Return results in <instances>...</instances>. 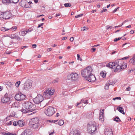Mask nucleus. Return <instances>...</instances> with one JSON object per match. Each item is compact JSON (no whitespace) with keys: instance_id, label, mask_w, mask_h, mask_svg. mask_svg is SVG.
<instances>
[{"instance_id":"412c9836","label":"nucleus","mask_w":135,"mask_h":135,"mask_svg":"<svg viewBox=\"0 0 135 135\" xmlns=\"http://www.w3.org/2000/svg\"><path fill=\"white\" fill-rule=\"evenodd\" d=\"M129 62L130 63L133 65L135 64V54L133 55V57L130 60Z\"/></svg>"},{"instance_id":"aec40b11","label":"nucleus","mask_w":135,"mask_h":135,"mask_svg":"<svg viewBox=\"0 0 135 135\" xmlns=\"http://www.w3.org/2000/svg\"><path fill=\"white\" fill-rule=\"evenodd\" d=\"M116 83V81H114V82L112 83L111 82L109 84H106L104 86V89L106 90H107L109 89V86L111 85H114L115 83Z\"/></svg>"},{"instance_id":"9d476101","label":"nucleus","mask_w":135,"mask_h":135,"mask_svg":"<svg viewBox=\"0 0 135 135\" xmlns=\"http://www.w3.org/2000/svg\"><path fill=\"white\" fill-rule=\"evenodd\" d=\"M43 100V97L41 95H38L33 100V102L35 103L38 104V107H40L41 105L39 103L41 102Z\"/></svg>"},{"instance_id":"ea45409f","label":"nucleus","mask_w":135,"mask_h":135,"mask_svg":"<svg viewBox=\"0 0 135 135\" xmlns=\"http://www.w3.org/2000/svg\"><path fill=\"white\" fill-rule=\"evenodd\" d=\"M77 59L78 60H80V61H81L82 59L80 57V55L79 54H77Z\"/></svg>"},{"instance_id":"c03bdc74","label":"nucleus","mask_w":135,"mask_h":135,"mask_svg":"<svg viewBox=\"0 0 135 135\" xmlns=\"http://www.w3.org/2000/svg\"><path fill=\"white\" fill-rule=\"evenodd\" d=\"M113 99L114 100H115L116 99L120 100L121 99V98L120 97H118L113 98Z\"/></svg>"},{"instance_id":"4d7b16f0","label":"nucleus","mask_w":135,"mask_h":135,"mask_svg":"<svg viewBox=\"0 0 135 135\" xmlns=\"http://www.w3.org/2000/svg\"><path fill=\"white\" fill-rule=\"evenodd\" d=\"M128 57L127 56V57H124L122 58V59H121L122 60V59L126 60V59H128Z\"/></svg>"},{"instance_id":"72a5a7b5","label":"nucleus","mask_w":135,"mask_h":135,"mask_svg":"<svg viewBox=\"0 0 135 135\" xmlns=\"http://www.w3.org/2000/svg\"><path fill=\"white\" fill-rule=\"evenodd\" d=\"M104 109H103L102 110H100V113H99V115L103 116H104Z\"/></svg>"},{"instance_id":"09e8293b","label":"nucleus","mask_w":135,"mask_h":135,"mask_svg":"<svg viewBox=\"0 0 135 135\" xmlns=\"http://www.w3.org/2000/svg\"><path fill=\"white\" fill-rule=\"evenodd\" d=\"M32 31V29L31 28H30V29H28V30H26V31H27V33L28 32H31Z\"/></svg>"},{"instance_id":"473e14b6","label":"nucleus","mask_w":135,"mask_h":135,"mask_svg":"<svg viewBox=\"0 0 135 135\" xmlns=\"http://www.w3.org/2000/svg\"><path fill=\"white\" fill-rule=\"evenodd\" d=\"M65 7H70L71 6V4L70 3H66L64 4Z\"/></svg>"},{"instance_id":"6e6552de","label":"nucleus","mask_w":135,"mask_h":135,"mask_svg":"<svg viewBox=\"0 0 135 135\" xmlns=\"http://www.w3.org/2000/svg\"><path fill=\"white\" fill-rule=\"evenodd\" d=\"M12 16V14L9 11L5 12H0V18L7 20L10 18Z\"/></svg>"},{"instance_id":"4c0bfd02","label":"nucleus","mask_w":135,"mask_h":135,"mask_svg":"<svg viewBox=\"0 0 135 135\" xmlns=\"http://www.w3.org/2000/svg\"><path fill=\"white\" fill-rule=\"evenodd\" d=\"M20 81H18L15 84V85L16 87H18L20 83Z\"/></svg>"},{"instance_id":"9b49d317","label":"nucleus","mask_w":135,"mask_h":135,"mask_svg":"<svg viewBox=\"0 0 135 135\" xmlns=\"http://www.w3.org/2000/svg\"><path fill=\"white\" fill-rule=\"evenodd\" d=\"M32 83L30 80L27 81L24 83L23 89V90H27L30 89L32 87Z\"/></svg>"},{"instance_id":"37998d69","label":"nucleus","mask_w":135,"mask_h":135,"mask_svg":"<svg viewBox=\"0 0 135 135\" xmlns=\"http://www.w3.org/2000/svg\"><path fill=\"white\" fill-rule=\"evenodd\" d=\"M59 79L58 78H56L55 80L53 81V83H57L59 81Z\"/></svg>"},{"instance_id":"49530a36","label":"nucleus","mask_w":135,"mask_h":135,"mask_svg":"<svg viewBox=\"0 0 135 135\" xmlns=\"http://www.w3.org/2000/svg\"><path fill=\"white\" fill-rule=\"evenodd\" d=\"M13 125L14 126H16L17 125V121H14L13 122H12Z\"/></svg>"},{"instance_id":"338daca9","label":"nucleus","mask_w":135,"mask_h":135,"mask_svg":"<svg viewBox=\"0 0 135 135\" xmlns=\"http://www.w3.org/2000/svg\"><path fill=\"white\" fill-rule=\"evenodd\" d=\"M128 20H125L124 22H123L122 23V25H123V24H124L126 22H127L128 21Z\"/></svg>"},{"instance_id":"b1692460","label":"nucleus","mask_w":135,"mask_h":135,"mask_svg":"<svg viewBox=\"0 0 135 135\" xmlns=\"http://www.w3.org/2000/svg\"><path fill=\"white\" fill-rule=\"evenodd\" d=\"M32 3V2L31 1H29V2H28L27 1V2L24 7L26 8H30L31 7V4Z\"/></svg>"},{"instance_id":"774afa93","label":"nucleus","mask_w":135,"mask_h":135,"mask_svg":"<svg viewBox=\"0 0 135 135\" xmlns=\"http://www.w3.org/2000/svg\"><path fill=\"white\" fill-rule=\"evenodd\" d=\"M72 107V106L71 105H69L68 107V108L69 109H71Z\"/></svg>"},{"instance_id":"052dcab7","label":"nucleus","mask_w":135,"mask_h":135,"mask_svg":"<svg viewBox=\"0 0 135 135\" xmlns=\"http://www.w3.org/2000/svg\"><path fill=\"white\" fill-rule=\"evenodd\" d=\"M91 50L93 51V52H94L96 50V49L95 48H91Z\"/></svg>"},{"instance_id":"69168bd1","label":"nucleus","mask_w":135,"mask_h":135,"mask_svg":"<svg viewBox=\"0 0 135 135\" xmlns=\"http://www.w3.org/2000/svg\"><path fill=\"white\" fill-rule=\"evenodd\" d=\"M134 31H133V30H131V31H130V33L131 34H133L134 33Z\"/></svg>"},{"instance_id":"c9c22d12","label":"nucleus","mask_w":135,"mask_h":135,"mask_svg":"<svg viewBox=\"0 0 135 135\" xmlns=\"http://www.w3.org/2000/svg\"><path fill=\"white\" fill-rule=\"evenodd\" d=\"M18 1L19 0H10L11 3H17Z\"/></svg>"},{"instance_id":"5fc2aeb1","label":"nucleus","mask_w":135,"mask_h":135,"mask_svg":"<svg viewBox=\"0 0 135 135\" xmlns=\"http://www.w3.org/2000/svg\"><path fill=\"white\" fill-rule=\"evenodd\" d=\"M4 135H16V134H14L11 133H6Z\"/></svg>"},{"instance_id":"393cba45","label":"nucleus","mask_w":135,"mask_h":135,"mask_svg":"<svg viewBox=\"0 0 135 135\" xmlns=\"http://www.w3.org/2000/svg\"><path fill=\"white\" fill-rule=\"evenodd\" d=\"M117 109L122 113L124 114H125V113L124 112V109L123 108L121 107H119L118 108H117Z\"/></svg>"},{"instance_id":"f257e3e1","label":"nucleus","mask_w":135,"mask_h":135,"mask_svg":"<svg viewBox=\"0 0 135 135\" xmlns=\"http://www.w3.org/2000/svg\"><path fill=\"white\" fill-rule=\"evenodd\" d=\"M107 66L110 68H115V72H119L121 70L126 68L127 65L124 64L121 59H119L115 61L114 62L109 63Z\"/></svg>"},{"instance_id":"680f3d73","label":"nucleus","mask_w":135,"mask_h":135,"mask_svg":"<svg viewBox=\"0 0 135 135\" xmlns=\"http://www.w3.org/2000/svg\"><path fill=\"white\" fill-rule=\"evenodd\" d=\"M67 37H63L62 38V40H66L67 38Z\"/></svg>"},{"instance_id":"39448f33","label":"nucleus","mask_w":135,"mask_h":135,"mask_svg":"<svg viewBox=\"0 0 135 135\" xmlns=\"http://www.w3.org/2000/svg\"><path fill=\"white\" fill-rule=\"evenodd\" d=\"M79 76L78 74L75 72H72L69 74L67 78L68 80L73 81H76L78 79Z\"/></svg>"},{"instance_id":"e433bc0d","label":"nucleus","mask_w":135,"mask_h":135,"mask_svg":"<svg viewBox=\"0 0 135 135\" xmlns=\"http://www.w3.org/2000/svg\"><path fill=\"white\" fill-rule=\"evenodd\" d=\"M107 11V10L106 8V7H104L103 8V10L100 11V12L102 13Z\"/></svg>"},{"instance_id":"e2e57ef3","label":"nucleus","mask_w":135,"mask_h":135,"mask_svg":"<svg viewBox=\"0 0 135 135\" xmlns=\"http://www.w3.org/2000/svg\"><path fill=\"white\" fill-rule=\"evenodd\" d=\"M36 46H37V45L36 44H33L32 45V47L33 48L36 47Z\"/></svg>"},{"instance_id":"4be33fe9","label":"nucleus","mask_w":135,"mask_h":135,"mask_svg":"<svg viewBox=\"0 0 135 135\" xmlns=\"http://www.w3.org/2000/svg\"><path fill=\"white\" fill-rule=\"evenodd\" d=\"M17 125L20 127H22L25 125L23 121L20 120L17 121Z\"/></svg>"},{"instance_id":"603ef678","label":"nucleus","mask_w":135,"mask_h":135,"mask_svg":"<svg viewBox=\"0 0 135 135\" xmlns=\"http://www.w3.org/2000/svg\"><path fill=\"white\" fill-rule=\"evenodd\" d=\"M57 120H49V121L50 122H52L53 123H55L56 122H57Z\"/></svg>"},{"instance_id":"cd10ccee","label":"nucleus","mask_w":135,"mask_h":135,"mask_svg":"<svg viewBox=\"0 0 135 135\" xmlns=\"http://www.w3.org/2000/svg\"><path fill=\"white\" fill-rule=\"evenodd\" d=\"M10 116L11 117H16L17 115L15 112H13L11 113L10 115Z\"/></svg>"},{"instance_id":"4468645a","label":"nucleus","mask_w":135,"mask_h":135,"mask_svg":"<svg viewBox=\"0 0 135 135\" xmlns=\"http://www.w3.org/2000/svg\"><path fill=\"white\" fill-rule=\"evenodd\" d=\"M9 37L12 39H16L18 40H20L21 39L16 33L9 34Z\"/></svg>"},{"instance_id":"20e7f679","label":"nucleus","mask_w":135,"mask_h":135,"mask_svg":"<svg viewBox=\"0 0 135 135\" xmlns=\"http://www.w3.org/2000/svg\"><path fill=\"white\" fill-rule=\"evenodd\" d=\"M93 69L91 66H88L83 70L81 71V75L83 77L86 78L92 73Z\"/></svg>"},{"instance_id":"de8ad7c7","label":"nucleus","mask_w":135,"mask_h":135,"mask_svg":"<svg viewBox=\"0 0 135 135\" xmlns=\"http://www.w3.org/2000/svg\"><path fill=\"white\" fill-rule=\"evenodd\" d=\"M12 123V121H11L9 122H8L7 123V124L8 125H10Z\"/></svg>"},{"instance_id":"58836bf2","label":"nucleus","mask_w":135,"mask_h":135,"mask_svg":"<svg viewBox=\"0 0 135 135\" xmlns=\"http://www.w3.org/2000/svg\"><path fill=\"white\" fill-rule=\"evenodd\" d=\"M114 120L117 122L120 121V120L118 117H116L114 119Z\"/></svg>"},{"instance_id":"bf43d9fd","label":"nucleus","mask_w":135,"mask_h":135,"mask_svg":"<svg viewBox=\"0 0 135 135\" xmlns=\"http://www.w3.org/2000/svg\"><path fill=\"white\" fill-rule=\"evenodd\" d=\"M130 89L131 88L129 86H128L127 88H126V90L128 91H130Z\"/></svg>"},{"instance_id":"a211bd4d","label":"nucleus","mask_w":135,"mask_h":135,"mask_svg":"<svg viewBox=\"0 0 135 135\" xmlns=\"http://www.w3.org/2000/svg\"><path fill=\"white\" fill-rule=\"evenodd\" d=\"M105 135H113V132L112 129H107L105 131Z\"/></svg>"},{"instance_id":"c85d7f7f","label":"nucleus","mask_w":135,"mask_h":135,"mask_svg":"<svg viewBox=\"0 0 135 135\" xmlns=\"http://www.w3.org/2000/svg\"><path fill=\"white\" fill-rule=\"evenodd\" d=\"M21 35L23 36H25L27 33V31H22L21 32Z\"/></svg>"},{"instance_id":"6e6d98bb","label":"nucleus","mask_w":135,"mask_h":135,"mask_svg":"<svg viewBox=\"0 0 135 135\" xmlns=\"http://www.w3.org/2000/svg\"><path fill=\"white\" fill-rule=\"evenodd\" d=\"M119 7H118L117 8H116L115 9H114V10L112 12H113V13H115V12L116 11H117V9L118 8H119Z\"/></svg>"},{"instance_id":"ddd939ff","label":"nucleus","mask_w":135,"mask_h":135,"mask_svg":"<svg viewBox=\"0 0 135 135\" xmlns=\"http://www.w3.org/2000/svg\"><path fill=\"white\" fill-rule=\"evenodd\" d=\"M10 98L8 95V94L6 93L5 95L2 98L1 101L2 103H5L10 101Z\"/></svg>"},{"instance_id":"5701e85b","label":"nucleus","mask_w":135,"mask_h":135,"mask_svg":"<svg viewBox=\"0 0 135 135\" xmlns=\"http://www.w3.org/2000/svg\"><path fill=\"white\" fill-rule=\"evenodd\" d=\"M26 2L27 1L26 0H22L20 2V4L22 7H24Z\"/></svg>"},{"instance_id":"0e129e2a","label":"nucleus","mask_w":135,"mask_h":135,"mask_svg":"<svg viewBox=\"0 0 135 135\" xmlns=\"http://www.w3.org/2000/svg\"><path fill=\"white\" fill-rule=\"evenodd\" d=\"M52 50V49L51 48H48L47 49V51L49 52L50 51Z\"/></svg>"},{"instance_id":"c756f323","label":"nucleus","mask_w":135,"mask_h":135,"mask_svg":"<svg viewBox=\"0 0 135 135\" xmlns=\"http://www.w3.org/2000/svg\"><path fill=\"white\" fill-rule=\"evenodd\" d=\"M58 123L59 125L60 126H62L63 125L64 123V121L63 120H60L58 122Z\"/></svg>"},{"instance_id":"bb28decb","label":"nucleus","mask_w":135,"mask_h":135,"mask_svg":"<svg viewBox=\"0 0 135 135\" xmlns=\"http://www.w3.org/2000/svg\"><path fill=\"white\" fill-rule=\"evenodd\" d=\"M2 2L4 4H7L11 3L10 0H2Z\"/></svg>"},{"instance_id":"a19ab883","label":"nucleus","mask_w":135,"mask_h":135,"mask_svg":"<svg viewBox=\"0 0 135 135\" xmlns=\"http://www.w3.org/2000/svg\"><path fill=\"white\" fill-rule=\"evenodd\" d=\"M88 30V29L86 27H83L81 28V30L82 31H84L85 30Z\"/></svg>"},{"instance_id":"f3484780","label":"nucleus","mask_w":135,"mask_h":135,"mask_svg":"<svg viewBox=\"0 0 135 135\" xmlns=\"http://www.w3.org/2000/svg\"><path fill=\"white\" fill-rule=\"evenodd\" d=\"M70 135H80L79 131L76 129L72 130L70 132Z\"/></svg>"},{"instance_id":"8fccbe9b","label":"nucleus","mask_w":135,"mask_h":135,"mask_svg":"<svg viewBox=\"0 0 135 135\" xmlns=\"http://www.w3.org/2000/svg\"><path fill=\"white\" fill-rule=\"evenodd\" d=\"M112 26H110L109 27L108 26H106L105 27L106 29L107 30H108L109 28H110V29H112Z\"/></svg>"},{"instance_id":"dca6fc26","label":"nucleus","mask_w":135,"mask_h":135,"mask_svg":"<svg viewBox=\"0 0 135 135\" xmlns=\"http://www.w3.org/2000/svg\"><path fill=\"white\" fill-rule=\"evenodd\" d=\"M31 132L29 129H26L20 135H31Z\"/></svg>"},{"instance_id":"3c124183","label":"nucleus","mask_w":135,"mask_h":135,"mask_svg":"<svg viewBox=\"0 0 135 135\" xmlns=\"http://www.w3.org/2000/svg\"><path fill=\"white\" fill-rule=\"evenodd\" d=\"M44 24V23H41L40 24H38V25L37 28H40L41 26H42Z\"/></svg>"},{"instance_id":"7c9ffc66","label":"nucleus","mask_w":135,"mask_h":135,"mask_svg":"<svg viewBox=\"0 0 135 135\" xmlns=\"http://www.w3.org/2000/svg\"><path fill=\"white\" fill-rule=\"evenodd\" d=\"M17 28V27L16 26L14 27H12L9 28H10V30H11V31H15L16 30Z\"/></svg>"},{"instance_id":"2f4dec72","label":"nucleus","mask_w":135,"mask_h":135,"mask_svg":"<svg viewBox=\"0 0 135 135\" xmlns=\"http://www.w3.org/2000/svg\"><path fill=\"white\" fill-rule=\"evenodd\" d=\"M104 116H100L99 117V119L102 122H103L104 121Z\"/></svg>"},{"instance_id":"f03ea898","label":"nucleus","mask_w":135,"mask_h":135,"mask_svg":"<svg viewBox=\"0 0 135 135\" xmlns=\"http://www.w3.org/2000/svg\"><path fill=\"white\" fill-rule=\"evenodd\" d=\"M23 105L25 109H22V112L24 113L32 112L34 110L40 109L39 108H35L34 105L29 101L24 102L23 103Z\"/></svg>"},{"instance_id":"13d9d810","label":"nucleus","mask_w":135,"mask_h":135,"mask_svg":"<svg viewBox=\"0 0 135 135\" xmlns=\"http://www.w3.org/2000/svg\"><path fill=\"white\" fill-rule=\"evenodd\" d=\"M74 39V38L73 37H71L70 38V40L72 42L73 41Z\"/></svg>"},{"instance_id":"864d4df0","label":"nucleus","mask_w":135,"mask_h":135,"mask_svg":"<svg viewBox=\"0 0 135 135\" xmlns=\"http://www.w3.org/2000/svg\"><path fill=\"white\" fill-rule=\"evenodd\" d=\"M10 117H11L10 116V115L9 116H8L6 118V119H5V120L6 121H7L9 120L10 119Z\"/></svg>"},{"instance_id":"2eb2a0df","label":"nucleus","mask_w":135,"mask_h":135,"mask_svg":"<svg viewBox=\"0 0 135 135\" xmlns=\"http://www.w3.org/2000/svg\"><path fill=\"white\" fill-rule=\"evenodd\" d=\"M86 79H88V80L90 82H93L95 81L96 80V78L95 76L92 74L89 75V76H88L86 78Z\"/></svg>"},{"instance_id":"a18cd8bd","label":"nucleus","mask_w":135,"mask_h":135,"mask_svg":"<svg viewBox=\"0 0 135 135\" xmlns=\"http://www.w3.org/2000/svg\"><path fill=\"white\" fill-rule=\"evenodd\" d=\"M121 37H118L117 38H115L114 40V41L115 42L117 41L118 40H120V39H121Z\"/></svg>"},{"instance_id":"f704fd0d","label":"nucleus","mask_w":135,"mask_h":135,"mask_svg":"<svg viewBox=\"0 0 135 135\" xmlns=\"http://www.w3.org/2000/svg\"><path fill=\"white\" fill-rule=\"evenodd\" d=\"M100 75L103 78H105L106 76V74L102 71L100 73Z\"/></svg>"},{"instance_id":"6ab92c4d","label":"nucleus","mask_w":135,"mask_h":135,"mask_svg":"<svg viewBox=\"0 0 135 135\" xmlns=\"http://www.w3.org/2000/svg\"><path fill=\"white\" fill-rule=\"evenodd\" d=\"M81 102L84 103V104H88V101L86 99H84L81 100V102L80 103H77L76 106H78V105L81 104Z\"/></svg>"},{"instance_id":"7ed1b4c3","label":"nucleus","mask_w":135,"mask_h":135,"mask_svg":"<svg viewBox=\"0 0 135 135\" xmlns=\"http://www.w3.org/2000/svg\"><path fill=\"white\" fill-rule=\"evenodd\" d=\"M87 131L91 134H94L97 132L98 126L94 123L93 124H89L87 127Z\"/></svg>"},{"instance_id":"423d86ee","label":"nucleus","mask_w":135,"mask_h":135,"mask_svg":"<svg viewBox=\"0 0 135 135\" xmlns=\"http://www.w3.org/2000/svg\"><path fill=\"white\" fill-rule=\"evenodd\" d=\"M55 91L53 88H49L46 90L43 94L44 97L46 99H49Z\"/></svg>"},{"instance_id":"1a4fd4ad","label":"nucleus","mask_w":135,"mask_h":135,"mask_svg":"<svg viewBox=\"0 0 135 135\" xmlns=\"http://www.w3.org/2000/svg\"><path fill=\"white\" fill-rule=\"evenodd\" d=\"M55 110L54 108L51 107L49 106L46 108L44 112L46 114L49 116H51L55 113Z\"/></svg>"},{"instance_id":"0eeeda50","label":"nucleus","mask_w":135,"mask_h":135,"mask_svg":"<svg viewBox=\"0 0 135 135\" xmlns=\"http://www.w3.org/2000/svg\"><path fill=\"white\" fill-rule=\"evenodd\" d=\"M30 123L33 128H36L39 125V119L37 118H33L30 121Z\"/></svg>"},{"instance_id":"a878e982","label":"nucleus","mask_w":135,"mask_h":135,"mask_svg":"<svg viewBox=\"0 0 135 135\" xmlns=\"http://www.w3.org/2000/svg\"><path fill=\"white\" fill-rule=\"evenodd\" d=\"M9 28H7L4 27H2L1 28V30L3 32H6L9 30H10Z\"/></svg>"},{"instance_id":"f8f14e48","label":"nucleus","mask_w":135,"mask_h":135,"mask_svg":"<svg viewBox=\"0 0 135 135\" xmlns=\"http://www.w3.org/2000/svg\"><path fill=\"white\" fill-rule=\"evenodd\" d=\"M25 95L21 93L16 94L15 97V99L17 101H21L25 98Z\"/></svg>"},{"instance_id":"79ce46f5","label":"nucleus","mask_w":135,"mask_h":135,"mask_svg":"<svg viewBox=\"0 0 135 135\" xmlns=\"http://www.w3.org/2000/svg\"><path fill=\"white\" fill-rule=\"evenodd\" d=\"M83 15V14H80L79 15H78L75 16V17L76 18H78L79 17H81V16H82Z\"/></svg>"}]
</instances>
